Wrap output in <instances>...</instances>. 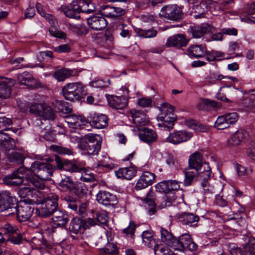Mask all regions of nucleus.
<instances>
[{
    "label": "nucleus",
    "mask_w": 255,
    "mask_h": 255,
    "mask_svg": "<svg viewBox=\"0 0 255 255\" xmlns=\"http://www.w3.org/2000/svg\"><path fill=\"white\" fill-rule=\"evenodd\" d=\"M4 181L6 184L12 186H18L23 183L24 186L18 191L21 199H29V196H32L34 187L38 189L45 188L44 181L35 178L27 168L23 166L19 168L12 174L5 176Z\"/></svg>",
    "instance_id": "obj_1"
},
{
    "label": "nucleus",
    "mask_w": 255,
    "mask_h": 255,
    "mask_svg": "<svg viewBox=\"0 0 255 255\" xmlns=\"http://www.w3.org/2000/svg\"><path fill=\"white\" fill-rule=\"evenodd\" d=\"M102 138L97 134L88 133L78 141V147L89 155H96L101 147Z\"/></svg>",
    "instance_id": "obj_2"
},
{
    "label": "nucleus",
    "mask_w": 255,
    "mask_h": 255,
    "mask_svg": "<svg viewBox=\"0 0 255 255\" xmlns=\"http://www.w3.org/2000/svg\"><path fill=\"white\" fill-rule=\"evenodd\" d=\"M62 91L64 98L71 102L79 101L87 95L86 87L81 82L67 83Z\"/></svg>",
    "instance_id": "obj_3"
},
{
    "label": "nucleus",
    "mask_w": 255,
    "mask_h": 255,
    "mask_svg": "<svg viewBox=\"0 0 255 255\" xmlns=\"http://www.w3.org/2000/svg\"><path fill=\"white\" fill-rule=\"evenodd\" d=\"M55 167L47 162L34 161L31 165L30 168L28 169L34 175L40 179L41 181L49 180L53 175L55 170Z\"/></svg>",
    "instance_id": "obj_4"
},
{
    "label": "nucleus",
    "mask_w": 255,
    "mask_h": 255,
    "mask_svg": "<svg viewBox=\"0 0 255 255\" xmlns=\"http://www.w3.org/2000/svg\"><path fill=\"white\" fill-rule=\"evenodd\" d=\"M34 201L30 199H21L13 210L16 213L17 220L19 222H25L30 219L34 211Z\"/></svg>",
    "instance_id": "obj_5"
},
{
    "label": "nucleus",
    "mask_w": 255,
    "mask_h": 255,
    "mask_svg": "<svg viewBox=\"0 0 255 255\" xmlns=\"http://www.w3.org/2000/svg\"><path fill=\"white\" fill-rule=\"evenodd\" d=\"M160 114L158 118L162 122L164 127L169 129H172L176 120V116L174 114V108L170 104H162L159 108Z\"/></svg>",
    "instance_id": "obj_6"
},
{
    "label": "nucleus",
    "mask_w": 255,
    "mask_h": 255,
    "mask_svg": "<svg viewBox=\"0 0 255 255\" xmlns=\"http://www.w3.org/2000/svg\"><path fill=\"white\" fill-rule=\"evenodd\" d=\"M183 249L191 251H195L198 249V245L193 241L191 235L189 234H183L178 238H176L174 250L182 251Z\"/></svg>",
    "instance_id": "obj_7"
},
{
    "label": "nucleus",
    "mask_w": 255,
    "mask_h": 255,
    "mask_svg": "<svg viewBox=\"0 0 255 255\" xmlns=\"http://www.w3.org/2000/svg\"><path fill=\"white\" fill-rule=\"evenodd\" d=\"M160 17L177 21L183 15L181 8L177 4H169L163 7L159 13Z\"/></svg>",
    "instance_id": "obj_8"
},
{
    "label": "nucleus",
    "mask_w": 255,
    "mask_h": 255,
    "mask_svg": "<svg viewBox=\"0 0 255 255\" xmlns=\"http://www.w3.org/2000/svg\"><path fill=\"white\" fill-rule=\"evenodd\" d=\"M29 112L41 117L44 120L53 121L55 119V114L52 109L45 104L32 105L30 107Z\"/></svg>",
    "instance_id": "obj_9"
},
{
    "label": "nucleus",
    "mask_w": 255,
    "mask_h": 255,
    "mask_svg": "<svg viewBox=\"0 0 255 255\" xmlns=\"http://www.w3.org/2000/svg\"><path fill=\"white\" fill-rule=\"evenodd\" d=\"M96 197L100 204L109 208H115L119 202L116 195L105 190L99 191Z\"/></svg>",
    "instance_id": "obj_10"
},
{
    "label": "nucleus",
    "mask_w": 255,
    "mask_h": 255,
    "mask_svg": "<svg viewBox=\"0 0 255 255\" xmlns=\"http://www.w3.org/2000/svg\"><path fill=\"white\" fill-rule=\"evenodd\" d=\"M120 90L123 92V95L121 96H111L108 98L110 107L116 109H123L126 107L128 99L129 98V91L126 86L121 87Z\"/></svg>",
    "instance_id": "obj_11"
},
{
    "label": "nucleus",
    "mask_w": 255,
    "mask_h": 255,
    "mask_svg": "<svg viewBox=\"0 0 255 255\" xmlns=\"http://www.w3.org/2000/svg\"><path fill=\"white\" fill-rule=\"evenodd\" d=\"M14 198L9 192L1 191L0 192V212H6L7 215L13 214L14 208Z\"/></svg>",
    "instance_id": "obj_12"
},
{
    "label": "nucleus",
    "mask_w": 255,
    "mask_h": 255,
    "mask_svg": "<svg viewBox=\"0 0 255 255\" xmlns=\"http://www.w3.org/2000/svg\"><path fill=\"white\" fill-rule=\"evenodd\" d=\"M215 30V28L212 25L204 23L200 25L191 26L188 29V33L193 38H199L208 33H213Z\"/></svg>",
    "instance_id": "obj_13"
},
{
    "label": "nucleus",
    "mask_w": 255,
    "mask_h": 255,
    "mask_svg": "<svg viewBox=\"0 0 255 255\" xmlns=\"http://www.w3.org/2000/svg\"><path fill=\"white\" fill-rule=\"evenodd\" d=\"M100 11L104 17L112 19H116L126 13L125 9L109 5H102L100 7Z\"/></svg>",
    "instance_id": "obj_14"
},
{
    "label": "nucleus",
    "mask_w": 255,
    "mask_h": 255,
    "mask_svg": "<svg viewBox=\"0 0 255 255\" xmlns=\"http://www.w3.org/2000/svg\"><path fill=\"white\" fill-rule=\"evenodd\" d=\"M192 136L191 132L186 130H179L170 133L167 138V140L174 144H177L189 140Z\"/></svg>",
    "instance_id": "obj_15"
},
{
    "label": "nucleus",
    "mask_w": 255,
    "mask_h": 255,
    "mask_svg": "<svg viewBox=\"0 0 255 255\" xmlns=\"http://www.w3.org/2000/svg\"><path fill=\"white\" fill-rule=\"evenodd\" d=\"M155 178V175L154 173L147 171L144 172L136 184V190H141L151 185L153 183Z\"/></svg>",
    "instance_id": "obj_16"
},
{
    "label": "nucleus",
    "mask_w": 255,
    "mask_h": 255,
    "mask_svg": "<svg viewBox=\"0 0 255 255\" xmlns=\"http://www.w3.org/2000/svg\"><path fill=\"white\" fill-rule=\"evenodd\" d=\"M188 42V40L183 34H178L168 38L165 45L167 47H174L180 48L186 46Z\"/></svg>",
    "instance_id": "obj_17"
},
{
    "label": "nucleus",
    "mask_w": 255,
    "mask_h": 255,
    "mask_svg": "<svg viewBox=\"0 0 255 255\" xmlns=\"http://www.w3.org/2000/svg\"><path fill=\"white\" fill-rule=\"evenodd\" d=\"M90 118L89 123L95 128L101 129L108 126V118L105 115L92 113L90 114Z\"/></svg>",
    "instance_id": "obj_18"
},
{
    "label": "nucleus",
    "mask_w": 255,
    "mask_h": 255,
    "mask_svg": "<svg viewBox=\"0 0 255 255\" xmlns=\"http://www.w3.org/2000/svg\"><path fill=\"white\" fill-rule=\"evenodd\" d=\"M87 23L89 27L97 31L102 30L107 26V21L104 16L93 15L87 18Z\"/></svg>",
    "instance_id": "obj_19"
},
{
    "label": "nucleus",
    "mask_w": 255,
    "mask_h": 255,
    "mask_svg": "<svg viewBox=\"0 0 255 255\" xmlns=\"http://www.w3.org/2000/svg\"><path fill=\"white\" fill-rule=\"evenodd\" d=\"M159 192L167 193L171 191L178 190L180 188L179 183L176 180H164L156 186Z\"/></svg>",
    "instance_id": "obj_20"
},
{
    "label": "nucleus",
    "mask_w": 255,
    "mask_h": 255,
    "mask_svg": "<svg viewBox=\"0 0 255 255\" xmlns=\"http://www.w3.org/2000/svg\"><path fill=\"white\" fill-rule=\"evenodd\" d=\"M52 220L55 225L58 227H64L69 220V216L65 211L58 209L54 212Z\"/></svg>",
    "instance_id": "obj_21"
},
{
    "label": "nucleus",
    "mask_w": 255,
    "mask_h": 255,
    "mask_svg": "<svg viewBox=\"0 0 255 255\" xmlns=\"http://www.w3.org/2000/svg\"><path fill=\"white\" fill-rule=\"evenodd\" d=\"M129 116L131 118L133 123L137 127L145 126L148 122L146 116L136 110H131L129 113Z\"/></svg>",
    "instance_id": "obj_22"
},
{
    "label": "nucleus",
    "mask_w": 255,
    "mask_h": 255,
    "mask_svg": "<svg viewBox=\"0 0 255 255\" xmlns=\"http://www.w3.org/2000/svg\"><path fill=\"white\" fill-rule=\"evenodd\" d=\"M139 137L143 141L150 144L155 142L157 139L156 132L150 128H144L139 133Z\"/></svg>",
    "instance_id": "obj_23"
},
{
    "label": "nucleus",
    "mask_w": 255,
    "mask_h": 255,
    "mask_svg": "<svg viewBox=\"0 0 255 255\" xmlns=\"http://www.w3.org/2000/svg\"><path fill=\"white\" fill-rule=\"evenodd\" d=\"M248 133L244 129L237 131L228 140V144L230 146L238 145L242 141L247 138Z\"/></svg>",
    "instance_id": "obj_24"
},
{
    "label": "nucleus",
    "mask_w": 255,
    "mask_h": 255,
    "mask_svg": "<svg viewBox=\"0 0 255 255\" xmlns=\"http://www.w3.org/2000/svg\"><path fill=\"white\" fill-rule=\"evenodd\" d=\"M179 220L183 225L195 227L197 226L199 218L193 214L184 213L180 215Z\"/></svg>",
    "instance_id": "obj_25"
},
{
    "label": "nucleus",
    "mask_w": 255,
    "mask_h": 255,
    "mask_svg": "<svg viewBox=\"0 0 255 255\" xmlns=\"http://www.w3.org/2000/svg\"><path fill=\"white\" fill-rule=\"evenodd\" d=\"M198 172V177L200 180H209L211 175V169L208 163L204 162L202 165L196 170Z\"/></svg>",
    "instance_id": "obj_26"
},
{
    "label": "nucleus",
    "mask_w": 255,
    "mask_h": 255,
    "mask_svg": "<svg viewBox=\"0 0 255 255\" xmlns=\"http://www.w3.org/2000/svg\"><path fill=\"white\" fill-rule=\"evenodd\" d=\"M115 174L119 178H123L127 180L131 179L136 174V170L132 167L121 168L115 171Z\"/></svg>",
    "instance_id": "obj_27"
},
{
    "label": "nucleus",
    "mask_w": 255,
    "mask_h": 255,
    "mask_svg": "<svg viewBox=\"0 0 255 255\" xmlns=\"http://www.w3.org/2000/svg\"><path fill=\"white\" fill-rule=\"evenodd\" d=\"M206 50V46L204 45H194L189 46L188 48L190 55L195 58L205 56Z\"/></svg>",
    "instance_id": "obj_28"
},
{
    "label": "nucleus",
    "mask_w": 255,
    "mask_h": 255,
    "mask_svg": "<svg viewBox=\"0 0 255 255\" xmlns=\"http://www.w3.org/2000/svg\"><path fill=\"white\" fill-rule=\"evenodd\" d=\"M202 154L199 152H196L191 154L188 160L189 168L196 170L204 163L202 161Z\"/></svg>",
    "instance_id": "obj_29"
},
{
    "label": "nucleus",
    "mask_w": 255,
    "mask_h": 255,
    "mask_svg": "<svg viewBox=\"0 0 255 255\" xmlns=\"http://www.w3.org/2000/svg\"><path fill=\"white\" fill-rule=\"evenodd\" d=\"M76 6L72 1L68 6H61V11L64 13L66 16L70 18L79 19L80 17V12L78 10H76Z\"/></svg>",
    "instance_id": "obj_30"
},
{
    "label": "nucleus",
    "mask_w": 255,
    "mask_h": 255,
    "mask_svg": "<svg viewBox=\"0 0 255 255\" xmlns=\"http://www.w3.org/2000/svg\"><path fill=\"white\" fill-rule=\"evenodd\" d=\"M161 239L166 245L174 249L176 238L166 229L162 228L160 229Z\"/></svg>",
    "instance_id": "obj_31"
},
{
    "label": "nucleus",
    "mask_w": 255,
    "mask_h": 255,
    "mask_svg": "<svg viewBox=\"0 0 255 255\" xmlns=\"http://www.w3.org/2000/svg\"><path fill=\"white\" fill-rule=\"evenodd\" d=\"M142 243L148 248H152L156 243L155 235L152 231L146 230L141 235Z\"/></svg>",
    "instance_id": "obj_32"
},
{
    "label": "nucleus",
    "mask_w": 255,
    "mask_h": 255,
    "mask_svg": "<svg viewBox=\"0 0 255 255\" xmlns=\"http://www.w3.org/2000/svg\"><path fill=\"white\" fill-rule=\"evenodd\" d=\"M184 184L185 186H190L198 178V172L195 170L189 168L184 171Z\"/></svg>",
    "instance_id": "obj_33"
},
{
    "label": "nucleus",
    "mask_w": 255,
    "mask_h": 255,
    "mask_svg": "<svg viewBox=\"0 0 255 255\" xmlns=\"http://www.w3.org/2000/svg\"><path fill=\"white\" fill-rule=\"evenodd\" d=\"M134 31L136 36L141 38H151L156 36L157 31L153 28L143 29L139 28H135Z\"/></svg>",
    "instance_id": "obj_34"
},
{
    "label": "nucleus",
    "mask_w": 255,
    "mask_h": 255,
    "mask_svg": "<svg viewBox=\"0 0 255 255\" xmlns=\"http://www.w3.org/2000/svg\"><path fill=\"white\" fill-rule=\"evenodd\" d=\"M64 170L71 173L80 172L85 173L86 169L80 167L77 163L73 161H65Z\"/></svg>",
    "instance_id": "obj_35"
},
{
    "label": "nucleus",
    "mask_w": 255,
    "mask_h": 255,
    "mask_svg": "<svg viewBox=\"0 0 255 255\" xmlns=\"http://www.w3.org/2000/svg\"><path fill=\"white\" fill-rule=\"evenodd\" d=\"M58 200L59 197L57 195L54 193H50L44 199L43 203H45L48 207H50V208L56 211V210L58 209Z\"/></svg>",
    "instance_id": "obj_36"
},
{
    "label": "nucleus",
    "mask_w": 255,
    "mask_h": 255,
    "mask_svg": "<svg viewBox=\"0 0 255 255\" xmlns=\"http://www.w3.org/2000/svg\"><path fill=\"white\" fill-rule=\"evenodd\" d=\"M85 223L78 218H74L71 221L69 230L75 234H77L82 229L84 230Z\"/></svg>",
    "instance_id": "obj_37"
},
{
    "label": "nucleus",
    "mask_w": 255,
    "mask_h": 255,
    "mask_svg": "<svg viewBox=\"0 0 255 255\" xmlns=\"http://www.w3.org/2000/svg\"><path fill=\"white\" fill-rule=\"evenodd\" d=\"M73 75V71L72 70L66 68H62L56 70L54 74V77L58 81H63L66 79L70 77Z\"/></svg>",
    "instance_id": "obj_38"
},
{
    "label": "nucleus",
    "mask_w": 255,
    "mask_h": 255,
    "mask_svg": "<svg viewBox=\"0 0 255 255\" xmlns=\"http://www.w3.org/2000/svg\"><path fill=\"white\" fill-rule=\"evenodd\" d=\"M155 198L154 192L152 190H150L146 194V196L144 198V202L147 204L149 206L151 207L148 211L149 214L151 215H153L155 210L153 208L155 206Z\"/></svg>",
    "instance_id": "obj_39"
},
{
    "label": "nucleus",
    "mask_w": 255,
    "mask_h": 255,
    "mask_svg": "<svg viewBox=\"0 0 255 255\" xmlns=\"http://www.w3.org/2000/svg\"><path fill=\"white\" fill-rule=\"evenodd\" d=\"M15 146V142L12 138L0 139V149L5 152H7V151L14 149Z\"/></svg>",
    "instance_id": "obj_40"
},
{
    "label": "nucleus",
    "mask_w": 255,
    "mask_h": 255,
    "mask_svg": "<svg viewBox=\"0 0 255 255\" xmlns=\"http://www.w3.org/2000/svg\"><path fill=\"white\" fill-rule=\"evenodd\" d=\"M18 82L21 85H29L33 83L34 79L31 74L24 72L17 76Z\"/></svg>",
    "instance_id": "obj_41"
},
{
    "label": "nucleus",
    "mask_w": 255,
    "mask_h": 255,
    "mask_svg": "<svg viewBox=\"0 0 255 255\" xmlns=\"http://www.w3.org/2000/svg\"><path fill=\"white\" fill-rule=\"evenodd\" d=\"M6 156L10 162L18 164H22L24 159V157L22 154L16 151L7 153Z\"/></svg>",
    "instance_id": "obj_42"
},
{
    "label": "nucleus",
    "mask_w": 255,
    "mask_h": 255,
    "mask_svg": "<svg viewBox=\"0 0 255 255\" xmlns=\"http://www.w3.org/2000/svg\"><path fill=\"white\" fill-rule=\"evenodd\" d=\"M204 3H200L192 7L191 13L195 18H200L205 16Z\"/></svg>",
    "instance_id": "obj_43"
},
{
    "label": "nucleus",
    "mask_w": 255,
    "mask_h": 255,
    "mask_svg": "<svg viewBox=\"0 0 255 255\" xmlns=\"http://www.w3.org/2000/svg\"><path fill=\"white\" fill-rule=\"evenodd\" d=\"M185 124L189 128L197 131H205L207 129L206 127L194 120H186Z\"/></svg>",
    "instance_id": "obj_44"
},
{
    "label": "nucleus",
    "mask_w": 255,
    "mask_h": 255,
    "mask_svg": "<svg viewBox=\"0 0 255 255\" xmlns=\"http://www.w3.org/2000/svg\"><path fill=\"white\" fill-rule=\"evenodd\" d=\"M59 186L64 190L72 191L75 187V184L69 176L62 178L59 183Z\"/></svg>",
    "instance_id": "obj_45"
},
{
    "label": "nucleus",
    "mask_w": 255,
    "mask_h": 255,
    "mask_svg": "<svg viewBox=\"0 0 255 255\" xmlns=\"http://www.w3.org/2000/svg\"><path fill=\"white\" fill-rule=\"evenodd\" d=\"M10 79H8V82H4L0 86V98L6 99L10 97L11 94L10 85H9Z\"/></svg>",
    "instance_id": "obj_46"
},
{
    "label": "nucleus",
    "mask_w": 255,
    "mask_h": 255,
    "mask_svg": "<svg viewBox=\"0 0 255 255\" xmlns=\"http://www.w3.org/2000/svg\"><path fill=\"white\" fill-rule=\"evenodd\" d=\"M4 234L11 237L19 232L18 228L13 225L10 224H4L1 228Z\"/></svg>",
    "instance_id": "obj_47"
},
{
    "label": "nucleus",
    "mask_w": 255,
    "mask_h": 255,
    "mask_svg": "<svg viewBox=\"0 0 255 255\" xmlns=\"http://www.w3.org/2000/svg\"><path fill=\"white\" fill-rule=\"evenodd\" d=\"M225 78L223 75L217 73H211L205 78L206 84L210 85L216 84L217 81H220Z\"/></svg>",
    "instance_id": "obj_48"
},
{
    "label": "nucleus",
    "mask_w": 255,
    "mask_h": 255,
    "mask_svg": "<svg viewBox=\"0 0 255 255\" xmlns=\"http://www.w3.org/2000/svg\"><path fill=\"white\" fill-rule=\"evenodd\" d=\"M55 211L50 207H48L44 203L41 204V207L36 209V213L39 215V216L42 217H47L50 216L54 214Z\"/></svg>",
    "instance_id": "obj_49"
},
{
    "label": "nucleus",
    "mask_w": 255,
    "mask_h": 255,
    "mask_svg": "<svg viewBox=\"0 0 255 255\" xmlns=\"http://www.w3.org/2000/svg\"><path fill=\"white\" fill-rule=\"evenodd\" d=\"M154 252L155 255H166L170 254L171 251L167 247H164L163 245H159L157 243L153 246Z\"/></svg>",
    "instance_id": "obj_50"
},
{
    "label": "nucleus",
    "mask_w": 255,
    "mask_h": 255,
    "mask_svg": "<svg viewBox=\"0 0 255 255\" xmlns=\"http://www.w3.org/2000/svg\"><path fill=\"white\" fill-rule=\"evenodd\" d=\"M64 200L66 202L69 208L74 211H77L78 201L74 197L66 195L64 197Z\"/></svg>",
    "instance_id": "obj_51"
},
{
    "label": "nucleus",
    "mask_w": 255,
    "mask_h": 255,
    "mask_svg": "<svg viewBox=\"0 0 255 255\" xmlns=\"http://www.w3.org/2000/svg\"><path fill=\"white\" fill-rule=\"evenodd\" d=\"M50 148L52 151L57 152L60 154L72 155L73 154L72 150L71 148L67 147H64L56 145H52L50 146Z\"/></svg>",
    "instance_id": "obj_52"
},
{
    "label": "nucleus",
    "mask_w": 255,
    "mask_h": 255,
    "mask_svg": "<svg viewBox=\"0 0 255 255\" xmlns=\"http://www.w3.org/2000/svg\"><path fill=\"white\" fill-rule=\"evenodd\" d=\"M209 106L216 107H217V103L214 101L203 99L198 104L197 108L199 110H204L207 109Z\"/></svg>",
    "instance_id": "obj_53"
},
{
    "label": "nucleus",
    "mask_w": 255,
    "mask_h": 255,
    "mask_svg": "<svg viewBox=\"0 0 255 255\" xmlns=\"http://www.w3.org/2000/svg\"><path fill=\"white\" fill-rule=\"evenodd\" d=\"M214 127L218 129H223L230 127L228 122L226 121L224 115L218 117L216 121Z\"/></svg>",
    "instance_id": "obj_54"
},
{
    "label": "nucleus",
    "mask_w": 255,
    "mask_h": 255,
    "mask_svg": "<svg viewBox=\"0 0 255 255\" xmlns=\"http://www.w3.org/2000/svg\"><path fill=\"white\" fill-rule=\"evenodd\" d=\"M96 219L100 224L106 225L108 223L109 216L106 210H101L96 213Z\"/></svg>",
    "instance_id": "obj_55"
},
{
    "label": "nucleus",
    "mask_w": 255,
    "mask_h": 255,
    "mask_svg": "<svg viewBox=\"0 0 255 255\" xmlns=\"http://www.w3.org/2000/svg\"><path fill=\"white\" fill-rule=\"evenodd\" d=\"M209 180H202L201 185L204 190L205 194H214L215 192V188L214 186L211 184L209 182Z\"/></svg>",
    "instance_id": "obj_56"
},
{
    "label": "nucleus",
    "mask_w": 255,
    "mask_h": 255,
    "mask_svg": "<svg viewBox=\"0 0 255 255\" xmlns=\"http://www.w3.org/2000/svg\"><path fill=\"white\" fill-rule=\"evenodd\" d=\"M75 190L74 193L77 196H81L86 194L88 191V189L86 186L83 183H79L77 186L74 188Z\"/></svg>",
    "instance_id": "obj_57"
},
{
    "label": "nucleus",
    "mask_w": 255,
    "mask_h": 255,
    "mask_svg": "<svg viewBox=\"0 0 255 255\" xmlns=\"http://www.w3.org/2000/svg\"><path fill=\"white\" fill-rule=\"evenodd\" d=\"M226 121L230 126L236 123L238 119V115L237 113H230L224 115Z\"/></svg>",
    "instance_id": "obj_58"
},
{
    "label": "nucleus",
    "mask_w": 255,
    "mask_h": 255,
    "mask_svg": "<svg viewBox=\"0 0 255 255\" xmlns=\"http://www.w3.org/2000/svg\"><path fill=\"white\" fill-rule=\"evenodd\" d=\"M176 196L174 194L171 193L165 196L164 199V204L161 205V208L170 206L172 203L175 200Z\"/></svg>",
    "instance_id": "obj_59"
},
{
    "label": "nucleus",
    "mask_w": 255,
    "mask_h": 255,
    "mask_svg": "<svg viewBox=\"0 0 255 255\" xmlns=\"http://www.w3.org/2000/svg\"><path fill=\"white\" fill-rule=\"evenodd\" d=\"M15 236L13 235L10 237L7 242H10L13 245H20L22 243V236L19 232H18V234H15Z\"/></svg>",
    "instance_id": "obj_60"
},
{
    "label": "nucleus",
    "mask_w": 255,
    "mask_h": 255,
    "mask_svg": "<svg viewBox=\"0 0 255 255\" xmlns=\"http://www.w3.org/2000/svg\"><path fill=\"white\" fill-rule=\"evenodd\" d=\"M136 227L135 224L133 221H130L128 227L123 230V233L132 236L134 235Z\"/></svg>",
    "instance_id": "obj_61"
},
{
    "label": "nucleus",
    "mask_w": 255,
    "mask_h": 255,
    "mask_svg": "<svg viewBox=\"0 0 255 255\" xmlns=\"http://www.w3.org/2000/svg\"><path fill=\"white\" fill-rule=\"evenodd\" d=\"M78 116L76 115L70 114L66 117V122L69 125L77 127V125L78 124L77 122L78 120Z\"/></svg>",
    "instance_id": "obj_62"
},
{
    "label": "nucleus",
    "mask_w": 255,
    "mask_h": 255,
    "mask_svg": "<svg viewBox=\"0 0 255 255\" xmlns=\"http://www.w3.org/2000/svg\"><path fill=\"white\" fill-rule=\"evenodd\" d=\"M104 252L107 254L116 255L118 252L116 245L113 244H108L104 249Z\"/></svg>",
    "instance_id": "obj_63"
},
{
    "label": "nucleus",
    "mask_w": 255,
    "mask_h": 255,
    "mask_svg": "<svg viewBox=\"0 0 255 255\" xmlns=\"http://www.w3.org/2000/svg\"><path fill=\"white\" fill-rule=\"evenodd\" d=\"M120 29L121 30V32H120V35L123 38H128L130 37V31L128 28V26L126 24H122L121 26L120 27Z\"/></svg>",
    "instance_id": "obj_64"
}]
</instances>
